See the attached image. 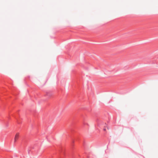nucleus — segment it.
I'll return each mask as SVG.
<instances>
[{
    "instance_id": "1",
    "label": "nucleus",
    "mask_w": 158,
    "mask_h": 158,
    "mask_svg": "<svg viewBox=\"0 0 158 158\" xmlns=\"http://www.w3.org/2000/svg\"><path fill=\"white\" fill-rule=\"evenodd\" d=\"M52 95V93L50 92H48L47 93L46 95L48 96V97H50Z\"/></svg>"
},
{
    "instance_id": "2",
    "label": "nucleus",
    "mask_w": 158,
    "mask_h": 158,
    "mask_svg": "<svg viewBox=\"0 0 158 158\" xmlns=\"http://www.w3.org/2000/svg\"><path fill=\"white\" fill-rule=\"evenodd\" d=\"M19 135L18 134H17L15 137V142L16 141V140L18 139L19 137Z\"/></svg>"
},
{
    "instance_id": "3",
    "label": "nucleus",
    "mask_w": 158,
    "mask_h": 158,
    "mask_svg": "<svg viewBox=\"0 0 158 158\" xmlns=\"http://www.w3.org/2000/svg\"><path fill=\"white\" fill-rule=\"evenodd\" d=\"M103 130L104 131H105L106 130V128L105 127L103 129Z\"/></svg>"
},
{
    "instance_id": "4",
    "label": "nucleus",
    "mask_w": 158,
    "mask_h": 158,
    "mask_svg": "<svg viewBox=\"0 0 158 158\" xmlns=\"http://www.w3.org/2000/svg\"><path fill=\"white\" fill-rule=\"evenodd\" d=\"M18 123L19 124H20V122H18Z\"/></svg>"
},
{
    "instance_id": "5",
    "label": "nucleus",
    "mask_w": 158,
    "mask_h": 158,
    "mask_svg": "<svg viewBox=\"0 0 158 158\" xmlns=\"http://www.w3.org/2000/svg\"><path fill=\"white\" fill-rule=\"evenodd\" d=\"M84 125H85V123H84Z\"/></svg>"
},
{
    "instance_id": "6",
    "label": "nucleus",
    "mask_w": 158,
    "mask_h": 158,
    "mask_svg": "<svg viewBox=\"0 0 158 158\" xmlns=\"http://www.w3.org/2000/svg\"><path fill=\"white\" fill-rule=\"evenodd\" d=\"M105 125H106V126H107V125H106V124H105Z\"/></svg>"
}]
</instances>
